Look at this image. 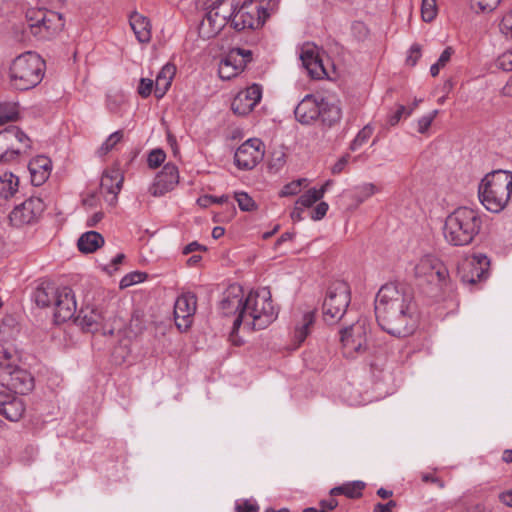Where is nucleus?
<instances>
[{"label":"nucleus","mask_w":512,"mask_h":512,"mask_svg":"<svg viewBox=\"0 0 512 512\" xmlns=\"http://www.w3.org/2000/svg\"><path fill=\"white\" fill-rule=\"evenodd\" d=\"M416 306L412 289L404 283H387L375 298L378 325L395 337H407L416 328Z\"/></svg>","instance_id":"nucleus-1"},{"label":"nucleus","mask_w":512,"mask_h":512,"mask_svg":"<svg viewBox=\"0 0 512 512\" xmlns=\"http://www.w3.org/2000/svg\"><path fill=\"white\" fill-rule=\"evenodd\" d=\"M482 227V219L477 210L459 207L450 213L443 226L445 240L453 246L472 243Z\"/></svg>","instance_id":"nucleus-2"},{"label":"nucleus","mask_w":512,"mask_h":512,"mask_svg":"<svg viewBox=\"0 0 512 512\" xmlns=\"http://www.w3.org/2000/svg\"><path fill=\"white\" fill-rule=\"evenodd\" d=\"M512 193V172L494 170L484 176L478 186L481 204L490 212L499 213L508 204Z\"/></svg>","instance_id":"nucleus-3"},{"label":"nucleus","mask_w":512,"mask_h":512,"mask_svg":"<svg viewBox=\"0 0 512 512\" xmlns=\"http://www.w3.org/2000/svg\"><path fill=\"white\" fill-rule=\"evenodd\" d=\"M45 69L46 63L38 53L24 52L17 56L10 65V84L20 91L32 89L42 81Z\"/></svg>","instance_id":"nucleus-4"},{"label":"nucleus","mask_w":512,"mask_h":512,"mask_svg":"<svg viewBox=\"0 0 512 512\" xmlns=\"http://www.w3.org/2000/svg\"><path fill=\"white\" fill-rule=\"evenodd\" d=\"M244 328L261 330L268 327L278 316L271 293L267 288L251 291L246 296Z\"/></svg>","instance_id":"nucleus-5"},{"label":"nucleus","mask_w":512,"mask_h":512,"mask_svg":"<svg viewBox=\"0 0 512 512\" xmlns=\"http://www.w3.org/2000/svg\"><path fill=\"white\" fill-rule=\"evenodd\" d=\"M64 27L62 16L53 11L29 9L26 12L24 32L31 34L37 41L53 39Z\"/></svg>","instance_id":"nucleus-6"},{"label":"nucleus","mask_w":512,"mask_h":512,"mask_svg":"<svg viewBox=\"0 0 512 512\" xmlns=\"http://www.w3.org/2000/svg\"><path fill=\"white\" fill-rule=\"evenodd\" d=\"M31 148L30 138L17 126L0 131V164H13Z\"/></svg>","instance_id":"nucleus-7"},{"label":"nucleus","mask_w":512,"mask_h":512,"mask_svg":"<svg viewBox=\"0 0 512 512\" xmlns=\"http://www.w3.org/2000/svg\"><path fill=\"white\" fill-rule=\"evenodd\" d=\"M340 333L342 353L345 358L356 359L367 352L370 326L366 319H358Z\"/></svg>","instance_id":"nucleus-8"},{"label":"nucleus","mask_w":512,"mask_h":512,"mask_svg":"<svg viewBox=\"0 0 512 512\" xmlns=\"http://www.w3.org/2000/svg\"><path fill=\"white\" fill-rule=\"evenodd\" d=\"M351 301L350 287L344 281L333 283L322 305L324 321L335 324L344 316Z\"/></svg>","instance_id":"nucleus-9"},{"label":"nucleus","mask_w":512,"mask_h":512,"mask_svg":"<svg viewBox=\"0 0 512 512\" xmlns=\"http://www.w3.org/2000/svg\"><path fill=\"white\" fill-rule=\"evenodd\" d=\"M219 310L224 316H235L233 331L238 330L241 325L244 326L246 297H244L241 286L233 284L223 292L219 303Z\"/></svg>","instance_id":"nucleus-10"},{"label":"nucleus","mask_w":512,"mask_h":512,"mask_svg":"<svg viewBox=\"0 0 512 512\" xmlns=\"http://www.w3.org/2000/svg\"><path fill=\"white\" fill-rule=\"evenodd\" d=\"M207 10L199 25V33L205 38L217 35L233 17V4L203 6Z\"/></svg>","instance_id":"nucleus-11"},{"label":"nucleus","mask_w":512,"mask_h":512,"mask_svg":"<svg viewBox=\"0 0 512 512\" xmlns=\"http://www.w3.org/2000/svg\"><path fill=\"white\" fill-rule=\"evenodd\" d=\"M266 17L267 12L261 4L246 0L238 10H233L231 25L237 31L257 29L264 24Z\"/></svg>","instance_id":"nucleus-12"},{"label":"nucleus","mask_w":512,"mask_h":512,"mask_svg":"<svg viewBox=\"0 0 512 512\" xmlns=\"http://www.w3.org/2000/svg\"><path fill=\"white\" fill-rule=\"evenodd\" d=\"M111 314L103 307H85L80 310L76 322L84 331L95 333L102 331L103 334L113 332L112 327L108 324Z\"/></svg>","instance_id":"nucleus-13"},{"label":"nucleus","mask_w":512,"mask_h":512,"mask_svg":"<svg viewBox=\"0 0 512 512\" xmlns=\"http://www.w3.org/2000/svg\"><path fill=\"white\" fill-rule=\"evenodd\" d=\"M0 384L18 394H28L34 389L35 380L32 374L18 365L0 370Z\"/></svg>","instance_id":"nucleus-14"},{"label":"nucleus","mask_w":512,"mask_h":512,"mask_svg":"<svg viewBox=\"0 0 512 512\" xmlns=\"http://www.w3.org/2000/svg\"><path fill=\"white\" fill-rule=\"evenodd\" d=\"M264 154V143L259 138H250L237 148L234 163L239 169L250 170L263 159Z\"/></svg>","instance_id":"nucleus-15"},{"label":"nucleus","mask_w":512,"mask_h":512,"mask_svg":"<svg viewBox=\"0 0 512 512\" xmlns=\"http://www.w3.org/2000/svg\"><path fill=\"white\" fill-rule=\"evenodd\" d=\"M197 308V297L192 292L182 293L174 304V318L178 329L187 330L193 322Z\"/></svg>","instance_id":"nucleus-16"},{"label":"nucleus","mask_w":512,"mask_h":512,"mask_svg":"<svg viewBox=\"0 0 512 512\" xmlns=\"http://www.w3.org/2000/svg\"><path fill=\"white\" fill-rule=\"evenodd\" d=\"M489 266L490 260L486 255L481 253L475 254L461 270V281L469 285H475L487 279Z\"/></svg>","instance_id":"nucleus-17"},{"label":"nucleus","mask_w":512,"mask_h":512,"mask_svg":"<svg viewBox=\"0 0 512 512\" xmlns=\"http://www.w3.org/2000/svg\"><path fill=\"white\" fill-rule=\"evenodd\" d=\"M179 183V171L176 165L167 163L156 175L154 182L149 187V192L154 197L163 196L172 191Z\"/></svg>","instance_id":"nucleus-18"},{"label":"nucleus","mask_w":512,"mask_h":512,"mask_svg":"<svg viewBox=\"0 0 512 512\" xmlns=\"http://www.w3.org/2000/svg\"><path fill=\"white\" fill-rule=\"evenodd\" d=\"M43 211V203L39 198H30L16 206L10 213L12 225L22 226L32 223Z\"/></svg>","instance_id":"nucleus-19"},{"label":"nucleus","mask_w":512,"mask_h":512,"mask_svg":"<svg viewBox=\"0 0 512 512\" xmlns=\"http://www.w3.org/2000/svg\"><path fill=\"white\" fill-rule=\"evenodd\" d=\"M262 98V87L252 84L245 90L240 91L231 103L232 111L239 115L249 114Z\"/></svg>","instance_id":"nucleus-20"},{"label":"nucleus","mask_w":512,"mask_h":512,"mask_svg":"<svg viewBox=\"0 0 512 512\" xmlns=\"http://www.w3.org/2000/svg\"><path fill=\"white\" fill-rule=\"evenodd\" d=\"M53 308L54 320L56 323L66 322L74 316L77 307L75 295L71 288L67 286L60 288Z\"/></svg>","instance_id":"nucleus-21"},{"label":"nucleus","mask_w":512,"mask_h":512,"mask_svg":"<svg viewBox=\"0 0 512 512\" xmlns=\"http://www.w3.org/2000/svg\"><path fill=\"white\" fill-rule=\"evenodd\" d=\"M300 59L303 67L307 70L311 78L322 79L327 75L316 46L310 44L304 45L301 49Z\"/></svg>","instance_id":"nucleus-22"},{"label":"nucleus","mask_w":512,"mask_h":512,"mask_svg":"<svg viewBox=\"0 0 512 512\" xmlns=\"http://www.w3.org/2000/svg\"><path fill=\"white\" fill-rule=\"evenodd\" d=\"M26 410L25 402L13 394L0 393V415L11 422L19 421Z\"/></svg>","instance_id":"nucleus-23"},{"label":"nucleus","mask_w":512,"mask_h":512,"mask_svg":"<svg viewBox=\"0 0 512 512\" xmlns=\"http://www.w3.org/2000/svg\"><path fill=\"white\" fill-rule=\"evenodd\" d=\"M297 121L302 124H310L319 118L321 114V101L313 95H306L294 110Z\"/></svg>","instance_id":"nucleus-24"},{"label":"nucleus","mask_w":512,"mask_h":512,"mask_svg":"<svg viewBox=\"0 0 512 512\" xmlns=\"http://www.w3.org/2000/svg\"><path fill=\"white\" fill-rule=\"evenodd\" d=\"M415 274L419 277L427 276L433 278L436 276L439 281H442L447 276V269L438 258L426 255L416 264Z\"/></svg>","instance_id":"nucleus-25"},{"label":"nucleus","mask_w":512,"mask_h":512,"mask_svg":"<svg viewBox=\"0 0 512 512\" xmlns=\"http://www.w3.org/2000/svg\"><path fill=\"white\" fill-rule=\"evenodd\" d=\"M124 177L119 169L106 170L100 182L101 192L104 194L111 195L110 199H107L109 204L113 205L117 201V195L119 194Z\"/></svg>","instance_id":"nucleus-26"},{"label":"nucleus","mask_w":512,"mask_h":512,"mask_svg":"<svg viewBox=\"0 0 512 512\" xmlns=\"http://www.w3.org/2000/svg\"><path fill=\"white\" fill-rule=\"evenodd\" d=\"M61 287H57L53 282L42 281L36 287L33 298L39 307H53L56 298L58 297Z\"/></svg>","instance_id":"nucleus-27"},{"label":"nucleus","mask_w":512,"mask_h":512,"mask_svg":"<svg viewBox=\"0 0 512 512\" xmlns=\"http://www.w3.org/2000/svg\"><path fill=\"white\" fill-rule=\"evenodd\" d=\"M129 23L140 43H148L151 40V24L147 17L138 12H133L130 15Z\"/></svg>","instance_id":"nucleus-28"},{"label":"nucleus","mask_w":512,"mask_h":512,"mask_svg":"<svg viewBox=\"0 0 512 512\" xmlns=\"http://www.w3.org/2000/svg\"><path fill=\"white\" fill-rule=\"evenodd\" d=\"M176 73L175 65L171 63L165 64L156 76L154 93L156 98H162L169 87Z\"/></svg>","instance_id":"nucleus-29"},{"label":"nucleus","mask_w":512,"mask_h":512,"mask_svg":"<svg viewBox=\"0 0 512 512\" xmlns=\"http://www.w3.org/2000/svg\"><path fill=\"white\" fill-rule=\"evenodd\" d=\"M244 70L243 60L235 59L233 54L228 53L219 64L218 74L223 80H231Z\"/></svg>","instance_id":"nucleus-30"},{"label":"nucleus","mask_w":512,"mask_h":512,"mask_svg":"<svg viewBox=\"0 0 512 512\" xmlns=\"http://www.w3.org/2000/svg\"><path fill=\"white\" fill-rule=\"evenodd\" d=\"M104 244L103 236L96 231H88L80 236L77 246L81 252L93 253Z\"/></svg>","instance_id":"nucleus-31"},{"label":"nucleus","mask_w":512,"mask_h":512,"mask_svg":"<svg viewBox=\"0 0 512 512\" xmlns=\"http://www.w3.org/2000/svg\"><path fill=\"white\" fill-rule=\"evenodd\" d=\"M341 117L342 111L337 103H330L324 99L321 100V114L319 118L324 124L332 126L339 122Z\"/></svg>","instance_id":"nucleus-32"},{"label":"nucleus","mask_w":512,"mask_h":512,"mask_svg":"<svg viewBox=\"0 0 512 512\" xmlns=\"http://www.w3.org/2000/svg\"><path fill=\"white\" fill-rule=\"evenodd\" d=\"M365 483L362 481H353L334 487L330 490L331 496L345 495L348 498L355 499L362 495Z\"/></svg>","instance_id":"nucleus-33"},{"label":"nucleus","mask_w":512,"mask_h":512,"mask_svg":"<svg viewBox=\"0 0 512 512\" xmlns=\"http://www.w3.org/2000/svg\"><path fill=\"white\" fill-rule=\"evenodd\" d=\"M314 322L315 313L313 311L306 312L302 315L300 322L296 324L294 332V337L298 344H301L309 335Z\"/></svg>","instance_id":"nucleus-34"},{"label":"nucleus","mask_w":512,"mask_h":512,"mask_svg":"<svg viewBox=\"0 0 512 512\" xmlns=\"http://www.w3.org/2000/svg\"><path fill=\"white\" fill-rule=\"evenodd\" d=\"M19 354L12 344H0V370L17 365Z\"/></svg>","instance_id":"nucleus-35"},{"label":"nucleus","mask_w":512,"mask_h":512,"mask_svg":"<svg viewBox=\"0 0 512 512\" xmlns=\"http://www.w3.org/2000/svg\"><path fill=\"white\" fill-rule=\"evenodd\" d=\"M2 183L1 194L4 198H9L14 195L18 189L19 179L11 172H5L0 176Z\"/></svg>","instance_id":"nucleus-36"},{"label":"nucleus","mask_w":512,"mask_h":512,"mask_svg":"<svg viewBox=\"0 0 512 512\" xmlns=\"http://www.w3.org/2000/svg\"><path fill=\"white\" fill-rule=\"evenodd\" d=\"M18 118V109L15 103H0V125L12 122Z\"/></svg>","instance_id":"nucleus-37"},{"label":"nucleus","mask_w":512,"mask_h":512,"mask_svg":"<svg viewBox=\"0 0 512 512\" xmlns=\"http://www.w3.org/2000/svg\"><path fill=\"white\" fill-rule=\"evenodd\" d=\"M373 134V127L371 125L364 126L356 135L354 140L350 144L352 151L358 150Z\"/></svg>","instance_id":"nucleus-38"},{"label":"nucleus","mask_w":512,"mask_h":512,"mask_svg":"<svg viewBox=\"0 0 512 512\" xmlns=\"http://www.w3.org/2000/svg\"><path fill=\"white\" fill-rule=\"evenodd\" d=\"M123 138V132L118 130L109 135V137L104 141L101 147L98 150L100 156L106 155L109 153L117 143H119Z\"/></svg>","instance_id":"nucleus-39"},{"label":"nucleus","mask_w":512,"mask_h":512,"mask_svg":"<svg viewBox=\"0 0 512 512\" xmlns=\"http://www.w3.org/2000/svg\"><path fill=\"white\" fill-rule=\"evenodd\" d=\"M234 196L242 211L251 212L257 209L255 201L246 192H235Z\"/></svg>","instance_id":"nucleus-40"},{"label":"nucleus","mask_w":512,"mask_h":512,"mask_svg":"<svg viewBox=\"0 0 512 512\" xmlns=\"http://www.w3.org/2000/svg\"><path fill=\"white\" fill-rule=\"evenodd\" d=\"M437 15L436 0H422L421 17L425 22H431Z\"/></svg>","instance_id":"nucleus-41"},{"label":"nucleus","mask_w":512,"mask_h":512,"mask_svg":"<svg viewBox=\"0 0 512 512\" xmlns=\"http://www.w3.org/2000/svg\"><path fill=\"white\" fill-rule=\"evenodd\" d=\"M320 199V196L317 194V189L311 188L298 198V200L296 201V205L308 208L311 207Z\"/></svg>","instance_id":"nucleus-42"},{"label":"nucleus","mask_w":512,"mask_h":512,"mask_svg":"<svg viewBox=\"0 0 512 512\" xmlns=\"http://www.w3.org/2000/svg\"><path fill=\"white\" fill-rule=\"evenodd\" d=\"M146 277H147L146 273L138 272V271L131 272V273L125 275L121 279L120 288L124 289V288L132 286L134 284L140 283V282L144 281L146 279Z\"/></svg>","instance_id":"nucleus-43"},{"label":"nucleus","mask_w":512,"mask_h":512,"mask_svg":"<svg viewBox=\"0 0 512 512\" xmlns=\"http://www.w3.org/2000/svg\"><path fill=\"white\" fill-rule=\"evenodd\" d=\"M166 159V154L162 149H153L147 158V164L150 168H158Z\"/></svg>","instance_id":"nucleus-44"},{"label":"nucleus","mask_w":512,"mask_h":512,"mask_svg":"<svg viewBox=\"0 0 512 512\" xmlns=\"http://www.w3.org/2000/svg\"><path fill=\"white\" fill-rule=\"evenodd\" d=\"M376 192V187L371 183L363 184L356 188L355 199L363 202Z\"/></svg>","instance_id":"nucleus-45"},{"label":"nucleus","mask_w":512,"mask_h":512,"mask_svg":"<svg viewBox=\"0 0 512 512\" xmlns=\"http://www.w3.org/2000/svg\"><path fill=\"white\" fill-rule=\"evenodd\" d=\"M437 114L438 110H433L429 114L422 116L417 122V131L421 134L426 133Z\"/></svg>","instance_id":"nucleus-46"},{"label":"nucleus","mask_w":512,"mask_h":512,"mask_svg":"<svg viewBox=\"0 0 512 512\" xmlns=\"http://www.w3.org/2000/svg\"><path fill=\"white\" fill-rule=\"evenodd\" d=\"M228 199H229L228 195H222L219 197L212 196V195H204V196L198 198L197 203L199 204V206L207 208L213 203H216V204L226 203L228 201Z\"/></svg>","instance_id":"nucleus-47"},{"label":"nucleus","mask_w":512,"mask_h":512,"mask_svg":"<svg viewBox=\"0 0 512 512\" xmlns=\"http://www.w3.org/2000/svg\"><path fill=\"white\" fill-rule=\"evenodd\" d=\"M305 181V179H298L286 184L280 191V196L286 197L298 194L301 191L302 183Z\"/></svg>","instance_id":"nucleus-48"},{"label":"nucleus","mask_w":512,"mask_h":512,"mask_svg":"<svg viewBox=\"0 0 512 512\" xmlns=\"http://www.w3.org/2000/svg\"><path fill=\"white\" fill-rule=\"evenodd\" d=\"M412 113V109L406 108L404 105H399L394 113L388 116V124L395 126L401 120L403 116H409Z\"/></svg>","instance_id":"nucleus-49"},{"label":"nucleus","mask_w":512,"mask_h":512,"mask_svg":"<svg viewBox=\"0 0 512 512\" xmlns=\"http://www.w3.org/2000/svg\"><path fill=\"white\" fill-rule=\"evenodd\" d=\"M28 168H35L36 171L47 170L48 174H50L51 161L45 156H38L29 163Z\"/></svg>","instance_id":"nucleus-50"},{"label":"nucleus","mask_w":512,"mask_h":512,"mask_svg":"<svg viewBox=\"0 0 512 512\" xmlns=\"http://www.w3.org/2000/svg\"><path fill=\"white\" fill-rule=\"evenodd\" d=\"M496 65L504 71H512V49L502 53L497 58Z\"/></svg>","instance_id":"nucleus-51"},{"label":"nucleus","mask_w":512,"mask_h":512,"mask_svg":"<svg viewBox=\"0 0 512 512\" xmlns=\"http://www.w3.org/2000/svg\"><path fill=\"white\" fill-rule=\"evenodd\" d=\"M473 6H477L481 12H492L500 4L501 0H472Z\"/></svg>","instance_id":"nucleus-52"},{"label":"nucleus","mask_w":512,"mask_h":512,"mask_svg":"<svg viewBox=\"0 0 512 512\" xmlns=\"http://www.w3.org/2000/svg\"><path fill=\"white\" fill-rule=\"evenodd\" d=\"M500 31L505 37L512 39V10L503 16L500 23Z\"/></svg>","instance_id":"nucleus-53"},{"label":"nucleus","mask_w":512,"mask_h":512,"mask_svg":"<svg viewBox=\"0 0 512 512\" xmlns=\"http://www.w3.org/2000/svg\"><path fill=\"white\" fill-rule=\"evenodd\" d=\"M153 86L154 82L151 79L141 78L137 91L141 97L147 98L148 96H150Z\"/></svg>","instance_id":"nucleus-54"},{"label":"nucleus","mask_w":512,"mask_h":512,"mask_svg":"<svg viewBox=\"0 0 512 512\" xmlns=\"http://www.w3.org/2000/svg\"><path fill=\"white\" fill-rule=\"evenodd\" d=\"M229 53L233 54L235 59L243 60V68H245L247 63H249L252 60V52H251V50H248V49L233 48Z\"/></svg>","instance_id":"nucleus-55"},{"label":"nucleus","mask_w":512,"mask_h":512,"mask_svg":"<svg viewBox=\"0 0 512 512\" xmlns=\"http://www.w3.org/2000/svg\"><path fill=\"white\" fill-rule=\"evenodd\" d=\"M31 174V182L35 186L43 184L49 177L47 170L36 171L35 168L29 169Z\"/></svg>","instance_id":"nucleus-56"},{"label":"nucleus","mask_w":512,"mask_h":512,"mask_svg":"<svg viewBox=\"0 0 512 512\" xmlns=\"http://www.w3.org/2000/svg\"><path fill=\"white\" fill-rule=\"evenodd\" d=\"M421 56V47L419 44H413L409 49V54L406 58L407 64L415 66Z\"/></svg>","instance_id":"nucleus-57"},{"label":"nucleus","mask_w":512,"mask_h":512,"mask_svg":"<svg viewBox=\"0 0 512 512\" xmlns=\"http://www.w3.org/2000/svg\"><path fill=\"white\" fill-rule=\"evenodd\" d=\"M235 510L237 512H258L259 506L249 500H244L241 503L236 502Z\"/></svg>","instance_id":"nucleus-58"},{"label":"nucleus","mask_w":512,"mask_h":512,"mask_svg":"<svg viewBox=\"0 0 512 512\" xmlns=\"http://www.w3.org/2000/svg\"><path fill=\"white\" fill-rule=\"evenodd\" d=\"M328 208L329 206L326 202L318 203L312 211L311 218L315 221L321 220L326 215Z\"/></svg>","instance_id":"nucleus-59"},{"label":"nucleus","mask_w":512,"mask_h":512,"mask_svg":"<svg viewBox=\"0 0 512 512\" xmlns=\"http://www.w3.org/2000/svg\"><path fill=\"white\" fill-rule=\"evenodd\" d=\"M349 155L342 156L331 168L332 174H340L348 164Z\"/></svg>","instance_id":"nucleus-60"},{"label":"nucleus","mask_w":512,"mask_h":512,"mask_svg":"<svg viewBox=\"0 0 512 512\" xmlns=\"http://www.w3.org/2000/svg\"><path fill=\"white\" fill-rule=\"evenodd\" d=\"M206 250H207V248L205 246L199 244L197 241H193L183 248L182 253L184 255H188L195 251H206Z\"/></svg>","instance_id":"nucleus-61"},{"label":"nucleus","mask_w":512,"mask_h":512,"mask_svg":"<svg viewBox=\"0 0 512 512\" xmlns=\"http://www.w3.org/2000/svg\"><path fill=\"white\" fill-rule=\"evenodd\" d=\"M454 54V50L452 47H446L444 51L441 53L437 62L444 67L451 59V56Z\"/></svg>","instance_id":"nucleus-62"},{"label":"nucleus","mask_w":512,"mask_h":512,"mask_svg":"<svg viewBox=\"0 0 512 512\" xmlns=\"http://www.w3.org/2000/svg\"><path fill=\"white\" fill-rule=\"evenodd\" d=\"M396 502L394 500H390L389 502L382 504L378 503L374 507V512H392V509L396 507Z\"/></svg>","instance_id":"nucleus-63"},{"label":"nucleus","mask_w":512,"mask_h":512,"mask_svg":"<svg viewBox=\"0 0 512 512\" xmlns=\"http://www.w3.org/2000/svg\"><path fill=\"white\" fill-rule=\"evenodd\" d=\"M319 504H320V510H323L324 512H328V511L335 509L338 505V502L334 498H331L329 500H322V501H320Z\"/></svg>","instance_id":"nucleus-64"}]
</instances>
